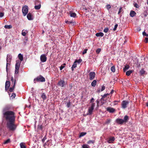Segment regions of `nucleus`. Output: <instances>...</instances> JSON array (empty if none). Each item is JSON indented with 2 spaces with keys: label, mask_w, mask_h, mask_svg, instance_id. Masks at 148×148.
<instances>
[{
  "label": "nucleus",
  "mask_w": 148,
  "mask_h": 148,
  "mask_svg": "<svg viewBox=\"0 0 148 148\" xmlns=\"http://www.w3.org/2000/svg\"><path fill=\"white\" fill-rule=\"evenodd\" d=\"M11 108L10 106L7 105L2 110L3 117L7 121V128L10 131H14L16 128V125L15 124L16 116L15 113L11 111Z\"/></svg>",
  "instance_id": "nucleus-1"
},
{
  "label": "nucleus",
  "mask_w": 148,
  "mask_h": 148,
  "mask_svg": "<svg viewBox=\"0 0 148 148\" xmlns=\"http://www.w3.org/2000/svg\"><path fill=\"white\" fill-rule=\"evenodd\" d=\"M129 116L126 115L123 118V119L120 118H117L116 120V123L119 125H122L125 124L129 120Z\"/></svg>",
  "instance_id": "nucleus-2"
},
{
  "label": "nucleus",
  "mask_w": 148,
  "mask_h": 148,
  "mask_svg": "<svg viewBox=\"0 0 148 148\" xmlns=\"http://www.w3.org/2000/svg\"><path fill=\"white\" fill-rule=\"evenodd\" d=\"M45 78L41 75L37 76L36 78L34 79V83H36V82H45Z\"/></svg>",
  "instance_id": "nucleus-3"
},
{
  "label": "nucleus",
  "mask_w": 148,
  "mask_h": 148,
  "mask_svg": "<svg viewBox=\"0 0 148 148\" xmlns=\"http://www.w3.org/2000/svg\"><path fill=\"white\" fill-rule=\"evenodd\" d=\"M57 84L58 86H61L62 87H63L67 84V83L64 80L61 79L58 83Z\"/></svg>",
  "instance_id": "nucleus-4"
},
{
  "label": "nucleus",
  "mask_w": 148,
  "mask_h": 148,
  "mask_svg": "<svg viewBox=\"0 0 148 148\" xmlns=\"http://www.w3.org/2000/svg\"><path fill=\"white\" fill-rule=\"evenodd\" d=\"M22 12L24 16H25L28 12V7L26 5L23 6L22 10Z\"/></svg>",
  "instance_id": "nucleus-5"
},
{
  "label": "nucleus",
  "mask_w": 148,
  "mask_h": 148,
  "mask_svg": "<svg viewBox=\"0 0 148 148\" xmlns=\"http://www.w3.org/2000/svg\"><path fill=\"white\" fill-rule=\"evenodd\" d=\"M129 103V102L125 100L123 101L121 104V108L124 109L127 107V106Z\"/></svg>",
  "instance_id": "nucleus-6"
},
{
  "label": "nucleus",
  "mask_w": 148,
  "mask_h": 148,
  "mask_svg": "<svg viewBox=\"0 0 148 148\" xmlns=\"http://www.w3.org/2000/svg\"><path fill=\"white\" fill-rule=\"evenodd\" d=\"M46 54H42L40 56V60L42 62H45L47 60V57H46L47 56Z\"/></svg>",
  "instance_id": "nucleus-7"
},
{
  "label": "nucleus",
  "mask_w": 148,
  "mask_h": 148,
  "mask_svg": "<svg viewBox=\"0 0 148 148\" xmlns=\"http://www.w3.org/2000/svg\"><path fill=\"white\" fill-rule=\"evenodd\" d=\"M95 73L94 72H91L89 73V79L90 80H93L95 77Z\"/></svg>",
  "instance_id": "nucleus-8"
},
{
  "label": "nucleus",
  "mask_w": 148,
  "mask_h": 148,
  "mask_svg": "<svg viewBox=\"0 0 148 148\" xmlns=\"http://www.w3.org/2000/svg\"><path fill=\"white\" fill-rule=\"evenodd\" d=\"M110 94L106 93L104 94L103 96H102V97L101 99V101L102 102L104 103V101H106L107 99H106V97L108 96Z\"/></svg>",
  "instance_id": "nucleus-9"
},
{
  "label": "nucleus",
  "mask_w": 148,
  "mask_h": 148,
  "mask_svg": "<svg viewBox=\"0 0 148 148\" xmlns=\"http://www.w3.org/2000/svg\"><path fill=\"white\" fill-rule=\"evenodd\" d=\"M110 94L106 93L104 94L103 96H102V97L101 99V101L102 102L104 103V101H106L107 99H106V97L108 96Z\"/></svg>",
  "instance_id": "nucleus-10"
},
{
  "label": "nucleus",
  "mask_w": 148,
  "mask_h": 148,
  "mask_svg": "<svg viewBox=\"0 0 148 148\" xmlns=\"http://www.w3.org/2000/svg\"><path fill=\"white\" fill-rule=\"evenodd\" d=\"M106 110L107 111L109 112L110 113H112L114 112L115 110V109L113 108L108 107L106 108Z\"/></svg>",
  "instance_id": "nucleus-11"
},
{
  "label": "nucleus",
  "mask_w": 148,
  "mask_h": 148,
  "mask_svg": "<svg viewBox=\"0 0 148 148\" xmlns=\"http://www.w3.org/2000/svg\"><path fill=\"white\" fill-rule=\"evenodd\" d=\"M10 81H6L5 83V90H7L9 89V87L10 86Z\"/></svg>",
  "instance_id": "nucleus-12"
},
{
  "label": "nucleus",
  "mask_w": 148,
  "mask_h": 148,
  "mask_svg": "<svg viewBox=\"0 0 148 148\" xmlns=\"http://www.w3.org/2000/svg\"><path fill=\"white\" fill-rule=\"evenodd\" d=\"M41 97L43 101L46 100L47 98L46 94L45 93L42 92L41 94Z\"/></svg>",
  "instance_id": "nucleus-13"
},
{
  "label": "nucleus",
  "mask_w": 148,
  "mask_h": 148,
  "mask_svg": "<svg viewBox=\"0 0 148 148\" xmlns=\"http://www.w3.org/2000/svg\"><path fill=\"white\" fill-rule=\"evenodd\" d=\"M12 59V57L11 55L9 54H7L6 58L7 62H10Z\"/></svg>",
  "instance_id": "nucleus-14"
},
{
  "label": "nucleus",
  "mask_w": 148,
  "mask_h": 148,
  "mask_svg": "<svg viewBox=\"0 0 148 148\" xmlns=\"http://www.w3.org/2000/svg\"><path fill=\"white\" fill-rule=\"evenodd\" d=\"M21 64V62L19 61H16L15 64V69H19Z\"/></svg>",
  "instance_id": "nucleus-15"
},
{
  "label": "nucleus",
  "mask_w": 148,
  "mask_h": 148,
  "mask_svg": "<svg viewBox=\"0 0 148 148\" xmlns=\"http://www.w3.org/2000/svg\"><path fill=\"white\" fill-rule=\"evenodd\" d=\"M16 82V79H14V83L13 86L12 87H10L9 88V91L10 92H13V90H14L15 87V86Z\"/></svg>",
  "instance_id": "nucleus-16"
},
{
  "label": "nucleus",
  "mask_w": 148,
  "mask_h": 148,
  "mask_svg": "<svg viewBox=\"0 0 148 148\" xmlns=\"http://www.w3.org/2000/svg\"><path fill=\"white\" fill-rule=\"evenodd\" d=\"M136 12L133 10H131L130 13V15L132 17H133L136 16Z\"/></svg>",
  "instance_id": "nucleus-17"
},
{
  "label": "nucleus",
  "mask_w": 148,
  "mask_h": 148,
  "mask_svg": "<svg viewBox=\"0 0 148 148\" xmlns=\"http://www.w3.org/2000/svg\"><path fill=\"white\" fill-rule=\"evenodd\" d=\"M27 19L29 20H31L33 19L32 16L31 14L30 13H29L27 14Z\"/></svg>",
  "instance_id": "nucleus-18"
},
{
  "label": "nucleus",
  "mask_w": 148,
  "mask_h": 148,
  "mask_svg": "<svg viewBox=\"0 0 148 148\" xmlns=\"http://www.w3.org/2000/svg\"><path fill=\"white\" fill-rule=\"evenodd\" d=\"M93 110L94 109L90 107L89 108L88 111V113L87 114L89 115H91L92 113V112Z\"/></svg>",
  "instance_id": "nucleus-19"
},
{
  "label": "nucleus",
  "mask_w": 148,
  "mask_h": 148,
  "mask_svg": "<svg viewBox=\"0 0 148 148\" xmlns=\"http://www.w3.org/2000/svg\"><path fill=\"white\" fill-rule=\"evenodd\" d=\"M145 71L144 70V69L143 68L142 69L140 70L139 72L140 74V75L141 76H143L144 74H145Z\"/></svg>",
  "instance_id": "nucleus-20"
},
{
  "label": "nucleus",
  "mask_w": 148,
  "mask_h": 148,
  "mask_svg": "<svg viewBox=\"0 0 148 148\" xmlns=\"http://www.w3.org/2000/svg\"><path fill=\"white\" fill-rule=\"evenodd\" d=\"M133 70H130L126 72V75L127 76H129L130 75L131 73L133 72Z\"/></svg>",
  "instance_id": "nucleus-21"
},
{
  "label": "nucleus",
  "mask_w": 148,
  "mask_h": 148,
  "mask_svg": "<svg viewBox=\"0 0 148 148\" xmlns=\"http://www.w3.org/2000/svg\"><path fill=\"white\" fill-rule=\"evenodd\" d=\"M95 35L97 37H102L103 36L104 34L102 32H100L99 33H97Z\"/></svg>",
  "instance_id": "nucleus-22"
},
{
  "label": "nucleus",
  "mask_w": 148,
  "mask_h": 148,
  "mask_svg": "<svg viewBox=\"0 0 148 148\" xmlns=\"http://www.w3.org/2000/svg\"><path fill=\"white\" fill-rule=\"evenodd\" d=\"M66 23L69 24H71L72 25H74L76 24V23L75 21H67Z\"/></svg>",
  "instance_id": "nucleus-23"
},
{
  "label": "nucleus",
  "mask_w": 148,
  "mask_h": 148,
  "mask_svg": "<svg viewBox=\"0 0 148 148\" xmlns=\"http://www.w3.org/2000/svg\"><path fill=\"white\" fill-rule=\"evenodd\" d=\"M115 140V138L114 137H111L109 138V140H108V142L109 143H111L112 142L114 141Z\"/></svg>",
  "instance_id": "nucleus-24"
},
{
  "label": "nucleus",
  "mask_w": 148,
  "mask_h": 148,
  "mask_svg": "<svg viewBox=\"0 0 148 148\" xmlns=\"http://www.w3.org/2000/svg\"><path fill=\"white\" fill-rule=\"evenodd\" d=\"M130 68V66L129 65L126 64V65L124 68H123V71L125 72L128 69Z\"/></svg>",
  "instance_id": "nucleus-25"
},
{
  "label": "nucleus",
  "mask_w": 148,
  "mask_h": 148,
  "mask_svg": "<svg viewBox=\"0 0 148 148\" xmlns=\"http://www.w3.org/2000/svg\"><path fill=\"white\" fill-rule=\"evenodd\" d=\"M76 63L75 61L73 65L71 67V70L72 71H73L74 70V68H76L77 66Z\"/></svg>",
  "instance_id": "nucleus-26"
},
{
  "label": "nucleus",
  "mask_w": 148,
  "mask_h": 148,
  "mask_svg": "<svg viewBox=\"0 0 148 148\" xmlns=\"http://www.w3.org/2000/svg\"><path fill=\"white\" fill-rule=\"evenodd\" d=\"M18 57L19 59L21 61H23V56L21 54H19L18 55Z\"/></svg>",
  "instance_id": "nucleus-27"
},
{
  "label": "nucleus",
  "mask_w": 148,
  "mask_h": 148,
  "mask_svg": "<svg viewBox=\"0 0 148 148\" xmlns=\"http://www.w3.org/2000/svg\"><path fill=\"white\" fill-rule=\"evenodd\" d=\"M97 81L96 80H94L92 82L91 85L92 86L95 87Z\"/></svg>",
  "instance_id": "nucleus-28"
},
{
  "label": "nucleus",
  "mask_w": 148,
  "mask_h": 148,
  "mask_svg": "<svg viewBox=\"0 0 148 148\" xmlns=\"http://www.w3.org/2000/svg\"><path fill=\"white\" fill-rule=\"evenodd\" d=\"M41 5H36L34 6V8L36 10H39L41 8Z\"/></svg>",
  "instance_id": "nucleus-29"
},
{
  "label": "nucleus",
  "mask_w": 148,
  "mask_h": 148,
  "mask_svg": "<svg viewBox=\"0 0 148 148\" xmlns=\"http://www.w3.org/2000/svg\"><path fill=\"white\" fill-rule=\"evenodd\" d=\"M4 27L5 29H11L12 28V26L11 25H5Z\"/></svg>",
  "instance_id": "nucleus-30"
},
{
  "label": "nucleus",
  "mask_w": 148,
  "mask_h": 148,
  "mask_svg": "<svg viewBox=\"0 0 148 148\" xmlns=\"http://www.w3.org/2000/svg\"><path fill=\"white\" fill-rule=\"evenodd\" d=\"M70 14L71 16L72 17H75L76 16V14L75 13L70 12Z\"/></svg>",
  "instance_id": "nucleus-31"
},
{
  "label": "nucleus",
  "mask_w": 148,
  "mask_h": 148,
  "mask_svg": "<svg viewBox=\"0 0 148 148\" xmlns=\"http://www.w3.org/2000/svg\"><path fill=\"white\" fill-rule=\"evenodd\" d=\"M28 32L26 30H25L24 29L22 30V34L24 36H25L26 35V33Z\"/></svg>",
  "instance_id": "nucleus-32"
},
{
  "label": "nucleus",
  "mask_w": 148,
  "mask_h": 148,
  "mask_svg": "<svg viewBox=\"0 0 148 148\" xmlns=\"http://www.w3.org/2000/svg\"><path fill=\"white\" fill-rule=\"evenodd\" d=\"M86 134V132H81L79 135V138H80L82 137L83 136H84Z\"/></svg>",
  "instance_id": "nucleus-33"
},
{
  "label": "nucleus",
  "mask_w": 148,
  "mask_h": 148,
  "mask_svg": "<svg viewBox=\"0 0 148 148\" xmlns=\"http://www.w3.org/2000/svg\"><path fill=\"white\" fill-rule=\"evenodd\" d=\"M95 143V140H90L87 142V143L88 144H93Z\"/></svg>",
  "instance_id": "nucleus-34"
},
{
  "label": "nucleus",
  "mask_w": 148,
  "mask_h": 148,
  "mask_svg": "<svg viewBox=\"0 0 148 148\" xmlns=\"http://www.w3.org/2000/svg\"><path fill=\"white\" fill-rule=\"evenodd\" d=\"M21 148H26L25 144L23 143H21L20 144Z\"/></svg>",
  "instance_id": "nucleus-35"
},
{
  "label": "nucleus",
  "mask_w": 148,
  "mask_h": 148,
  "mask_svg": "<svg viewBox=\"0 0 148 148\" xmlns=\"http://www.w3.org/2000/svg\"><path fill=\"white\" fill-rule=\"evenodd\" d=\"M111 70L112 72H114L115 71V66H112L111 68Z\"/></svg>",
  "instance_id": "nucleus-36"
},
{
  "label": "nucleus",
  "mask_w": 148,
  "mask_h": 148,
  "mask_svg": "<svg viewBox=\"0 0 148 148\" xmlns=\"http://www.w3.org/2000/svg\"><path fill=\"white\" fill-rule=\"evenodd\" d=\"M35 5H41L40 2L38 0H36L35 2Z\"/></svg>",
  "instance_id": "nucleus-37"
},
{
  "label": "nucleus",
  "mask_w": 148,
  "mask_h": 148,
  "mask_svg": "<svg viewBox=\"0 0 148 148\" xmlns=\"http://www.w3.org/2000/svg\"><path fill=\"white\" fill-rule=\"evenodd\" d=\"M82 148H89V146L86 144L83 145L82 146Z\"/></svg>",
  "instance_id": "nucleus-38"
},
{
  "label": "nucleus",
  "mask_w": 148,
  "mask_h": 148,
  "mask_svg": "<svg viewBox=\"0 0 148 148\" xmlns=\"http://www.w3.org/2000/svg\"><path fill=\"white\" fill-rule=\"evenodd\" d=\"M10 142V139H8L6 141H5L4 142V144H7L9 143Z\"/></svg>",
  "instance_id": "nucleus-39"
},
{
  "label": "nucleus",
  "mask_w": 148,
  "mask_h": 148,
  "mask_svg": "<svg viewBox=\"0 0 148 148\" xmlns=\"http://www.w3.org/2000/svg\"><path fill=\"white\" fill-rule=\"evenodd\" d=\"M76 63L78 62L79 63L82 62V60L81 59H79L78 60H76L75 61Z\"/></svg>",
  "instance_id": "nucleus-40"
},
{
  "label": "nucleus",
  "mask_w": 148,
  "mask_h": 148,
  "mask_svg": "<svg viewBox=\"0 0 148 148\" xmlns=\"http://www.w3.org/2000/svg\"><path fill=\"white\" fill-rule=\"evenodd\" d=\"M109 30V29L108 27H106L103 30V32L105 33H107L108 32Z\"/></svg>",
  "instance_id": "nucleus-41"
},
{
  "label": "nucleus",
  "mask_w": 148,
  "mask_h": 148,
  "mask_svg": "<svg viewBox=\"0 0 148 148\" xmlns=\"http://www.w3.org/2000/svg\"><path fill=\"white\" fill-rule=\"evenodd\" d=\"M106 7L108 10H109L111 8V6L110 5H106Z\"/></svg>",
  "instance_id": "nucleus-42"
},
{
  "label": "nucleus",
  "mask_w": 148,
  "mask_h": 148,
  "mask_svg": "<svg viewBox=\"0 0 148 148\" xmlns=\"http://www.w3.org/2000/svg\"><path fill=\"white\" fill-rule=\"evenodd\" d=\"M70 102L69 101L67 102L66 106L67 107L69 108L70 107Z\"/></svg>",
  "instance_id": "nucleus-43"
},
{
  "label": "nucleus",
  "mask_w": 148,
  "mask_h": 148,
  "mask_svg": "<svg viewBox=\"0 0 148 148\" xmlns=\"http://www.w3.org/2000/svg\"><path fill=\"white\" fill-rule=\"evenodd\" d=\"M47 138L46 136H45L44 137L42 140V142L43 143H44L45 140L47 139Z\"/></svg>",
  "instance_id": "nucleus-44"
},
{
  "label": "nucleus",
  "mask_w": 148,
  "mask_h": 148,
  "mask_svg": "<svg viewBox=\"0 0 148 148\" xmlns=\"http://www.w3.org/2000/svg\"><path fill=\"white\" fill-rule=\"evenodd\" d=\"M101 49L100 48L97 49L96 50V52L97 54H99L101 51Z\"/></svg>",
  "instance_id": "nucleus-45"
},
{
  "label": "nucleus",
  "mask_w": 148,
  "mask_h": 148,
  "mask_svg": "<svg viewBox=\"0 0 148 148\" xmlns=\"http://www.w3.org/2000/svg\"><path fill=\"white\" fill-rule=\"evenodd\" d=\"M143 36H145L147 37L148 36V34H146V33H145V31L143 32Z\"/></svg>",
  "instance_id": "nucleus-46"
},
{
  "label": "nucleus",
  "mask_w": 148,
  "mask_h": 148,
  "mask_svg": "<svg viewBox=\"0 0 148 148\" xmlns=\"http://www.w3.org/2000/svg\"><path fill=\"white\" fill-rule=\"evenodd\" d=\"M4 12H0V18L2 17L4 15Z\"/></svg>",
  "instance_id": "nucleus-47"
},
{
  "label": "nucleus",
  "mask_w": 148,
  "mask_h": 148,
  "mask_svg": "<svg viewBox=\"0 0 148 148\" xmlns=\"http://www.w3.org/2000/svg\"><path fill=\"white\" fill-rule=\"evenodd\" d=\"M118 24H116L114 26V27L113 29V30L114 31H115L116 30L117 27H118Z\"/></svg>",
  "instance_id": "nucleus-48"
},
{
  "label": "nucleus",
  "mask_w": 148,
  "mask_h": 148,
  "mask_svg": "<svg viewBox=\"0 0 148 148\" xmlns=\"http://www.w3.org/2000/svg\"><path fill=\"white\" fill-rule=\"evenodd\" d=\"M87 50L88 49H85L82 52V54H85L87 52Z\"/></svg>",
  "instance_id": "nucleus-49"
},
{
  "label": "nucleus",
  "mask_w": 148,
  "mask_h": 148,
  "mask_svg": "<svg viewBox=\"0 0 148 148\" xmlns=\"http://www.w3.org/2000/svg\"><path fill=\"white\" fill-rule=\"evenodd\" d=\"M19 69H15V74H17L18 73V70Z\"/></svg>",
  "instance_id": "nucleus-50"
},
{
  "label": "nucleus",
  "mask_w": 148,
  "mask_h": 148,
  "mask_svg": "<svg viewBox=\"0 0 148 148\" xmlns=\"http://www.w3.org/2000/svg\"><path fill=\"white\" fill-rule=\"evenodd\" d=\"M122 9V7H120L119 9V11L118 12V14H119L120 12H121Z\"/></svg>",
  "instance_id": "nucleus-51"
},
{
  "label": "nucleus",
  "mask_w": 148,
  "mask_h": 148,
  "mask_svg": "<svg viewBox=\"0 0 148 148\" xmlns=\"http://www.w3.org/2000/svg\"><path fill=\"white\" fill-rule=\"evenodd\" d=\"M95 105V103H93L91 104V106L90 108L94 109V107Z\"/></svg>",
  "instance_id": "nucleus-52"
},
{
  "label": "nucleus",
  "mask_w": 148,
  "mask_h": 148,
  "mask_svg": "<svg viewBox=\"0 0 148 148\" xmlns=\"http://www.w3.org/2000/svg\"><path fill=\"white\" fill-rule=\"evenodd\" d=\"M16 95V94L14 93H13L11 96V97L12 98H14L15 97Z\"/></svg>",
  "instance_id": "nucleus-53"
},
{
  "label": "nucleus",
  "mask_w": 148,
  "mask_h": 148,
  "mask_svg": "<svg viewBox=\"0 0 148 148\" xmlns=\"http://www.w3.org/2000/svg\"><path fill=\"white\" fill-rule=\"evenodd\" d=\"M134 6L137 8H138L139 7L137 3H135L134 4Z\"/></svg>",
  "instance_id": "nucleus-54"
},
{
  "label": "nucleus",
  "mask_w": 148,
  "mask_h": 148,
  "mask_svg": "<svg viewBox=\"0 0 148 148\" xmlns=\"http://www.w3.org/2000/svg\"><path fill=\"white\" fill-rule=\"evenodd\" d=\"M105 86H103L101 87V91H102L104 90L105 89Z\"/></svg>",
  "instance_id": "nucleus-55"
},
{
  "label": "nucleus",
  "mask_w": 148,
  "mask_h": 148,
  "mask_svg": "<svg viewBox=\"0 0 148 148\" xmlns=\"http://www.w3.org/2000/svg\"><path fill=\"white\" fill-rule=\"evenodd\" d=\"M38 128L39 129L42 130V125H39L38 126Z\"/></svg>",
  "instance_id": "nucleus-56"
},
{
  "label": "nucleus",
  "mask_w": 148,
  "mask_h": 148,
  "mask_svg": "<svg viewBox=\"0 0 148 148\" xmlns=\"http://www.w3.org/2000/svg\"><path fill=\"white\" fill-rule=\"evenodd\" d=\"M119 102V101H114V105H117L118 104V103Z\"/></svg>",
  "instance_id": "nucleus-57"
},
{
  "label": "nucleus",
  "mask_w": 148,
  "mask_h": 148,
  "mask_svg": "<svg viewBox=\"0 0 148 148\" xmlns=\"http://www.w3.org/2000/svg\"><path fill=\"white\" fill-rule=\"evenodd\" d=\"M11 81L12 82V83H13V84H14V78L13 77H11Z\"/></svg>",
  "instance_id": "nucleus-58"
},
{
  "label": "nucleus",
  "mask_w": 148,
  "mask_h": 148,
  "mask_svg": "<svg viewBox=\"0 0 148 148\" xmlns=\"http://www.w3.org/2000/svg\"><path fill=\"white\" fill-rule=\"evenodd\" d=\"M73 87V84H69V88L70 89H71Z\"/></svg>",
  "instance_id": "nucleus-59"
},
{
  "label": "nucleus",
  "mask_w": 148,
  "mask_h": 148,
  "mask_svg": "<svg viewBox=\"0 0 148 148\" xmlns=\"http://www.w3.org/2000/svg\"><path fill=\"white\" fill-rule=\"evenodd\" d=\"M64 67V66L61 65L60 67V70H62Z\"/></svg>",
  "instance_id": "nucleus-60"
},
{
  "label": "nucleus",
  "mask_w": 148,
  "mask_h": 148,
  "mask_svg": "<svg viewBox=\"0 0 148 148\" xmlns=\"http://www.w3.org/2000/svg\"><path fill=\"white\" fill-rule=\"evenodd\" d=\"M145 42L146 43L148 42V38L146 37L145 38Z\"/></svg>",
  "instance_id": "nucleus-61"
},
{
  "label": "nucleus",
  "mask_w": 148,
  "mask_h": 148,
  "mask_svg": "<svg viewBox=\"0 0 148 148\" xmlns=\"http://www.w3.org/2000/svg\"><path fill=\"white\" fill-rule=\"evenodd\" d=\"M10 62H7V63H6V70H7V69H8V65H10V64H9V63H10Z\"/></svg>",
  "instance_id": "nucleus-62"
},
{
  "label": "nucleus",
  "mask_w": 148,
  "mask_h": 148,
  "mask_svg": "<svg viewBox=\"0 0 148 148\" xmlns=\"http://www.w3.org/2000/svg\"><path fill=\"white\" fill-rule=\"evenodd\" d=\"M110 122V120H108L106 122V123H108Z\"/></svg>",
  "instance_id": "nucleus-63"
},
{
  "label": "nucleus",
  "mask_w": 148,
  "mask_h": 148,
  "mask_svg": "<svg viewBox=\"0 0 148 148\" xmlns=\"http://www.w3.org/2000/svg\"><path fill=\"white\" fill-rule=\"evenodd\" d=\"M94 100L93 98H91L90 100V102L91 103V102H92L94 101Z\"/></svg>",
  "instance_id": "nucleus-64"
}]
</instances>
